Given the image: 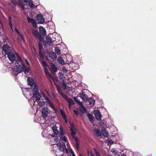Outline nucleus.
Wrapping results in <instances>:
<instances>
[{
	"instance_id": "obj_1",
	"label": "nucleus",
	"mask_w": 156,
	"mask_h": 156,
	"mask_svg": "<svg viewBox=\"0 0 156 156\" xmlns=\"http://www.w3.org/2000/svg\"><path fill=\"white\" fill-rule=\"evenodd\" d=\"M18 59H19L18 60H18L17 62H17L16 66L15 68L16 72L17 73L16 76L23 71L24 72L25 74H27L29 72L30 68L26 67L22 60H21L19 58Z\"/></svg>"
},
{
	"instance_id": "obj_2",
	"label": "nucleus",
	"mask_w": 156,
	"mask_h": 156,
	"mask_svg": "<svg viewBox=\"0 0 156 156\" xmlns=\"http://www.w3.org/2000/svg\"><path fill=\"white\" fill-rule=\"evenodd\" d=\"M8 57L10 61L12 62L15 61V64L16 65V66L17 62H17L19 59L18 58H19L21 60H22L20 56L17 53H16L15 55L12 51L8 55Z\"/></svg>"
},
{
	"instance_id": "obj_3",
	"label": "nucleus",
	"mask_w": 156,
	"mask_h": 156,
	"mask_svg": "<svg viewBox=\"0 0 156 156\" xmlns=\"http://www.w3.org/2000/svg\"><path fill=\"white\" fill-rule=\"evenodd\" d=\"M70 126L69 127L71 131V135L72 138H74L75 137V135L76 134V129L75 125L73 123L70 122Z\"/></svg>"
},
{
	"instance_id": "obj_4",
	"label": "nucleus",
	"mask_w": 156,
	"mask_h": 156,
	"mask_svg": "<svg viewBox=\"0 0 156 156\" xmlns=\"http://www.w3.org/2000/svg\"><path fill=\"white\" fill-rule=\"evenodd\" d=\"M42 116L44 119H45L48 116V115L49 113L48 108L45 107H43L42 109Z\"/></svg>"
},
{
	"instance_id": "obj_5",
	"label": "nucleus",
	"mask_w": 156,
	"mask_h": 156,
	"mask_svg": "<svg viewBox=\"0 0 156 156\" xmlns=\"http://www.w3.org/2000/svg\"><path fill=\"white\" fill-rule=\"evenodd\" d=\"M10 48H11L8 44L4 45L2 47L3 51L7 55L12 51Z\"/></svg>"
},
{
	"instance_id": "obj_6",
	"label": "nucleus",
	"mask_w": 156,
	"mask_h": 156,
	"mask_svg": "<svg viewBox=\"0 0 156 156\" xmlns=\"http://www.w3.org/2000/svg\"><path fill=\"white\" fill-rule=\"evenodd\" d=\"M94 114L95 118L98 120H100L101 119V115L100 112L98 110L94 111Z\"/></svg>"
},
{
	"instance_id": "obj_7",
	"label": "nucleus",
	"mask_w": 156,
	"mask_h": 156,
	"mask_svg": "<svg viewBox=\"0 0 156 156\" xmlns=\"http://www.w3.org/2000/svg\"><path fill=\"white\" fill-rule=\"evenodd\" d=\"M80 97L84 101H87L88 100V96L85 93V92H82L81 93H79Z\"/></svg>"
},
{
	"instance_id": "obj_8",
	"label": "nucleus",
	"mask_w": 156,
	"mask_h": 156,
	"mask_svg": "<svg viewBox=\"0 0 156 156\" xmlns=\"http://www.w3.org/2000/svg\"><path fill=\"white\" fill-rule=\"evenodd\" d=\"M50 65V67L49 68V69L52 74H54L57 71L58 69L53 63H51Z\"/></svg>"
},
{
	"instance_id": "obj_9",
	"label": "nucleus",
	"mask_w": 156,
	"mask_h": 156,
	"mask_svg": "<svg viewBox=\"0 0 156 156\" xmlns=\"http://www.w3.org/2000/svg\"><path fill=\"white\" fill-rule=\"evenodd\" d=\"M33 98L34 100L36 101H38L39 100L41 97V94L39 92H36L35 93H33Z\"/></svg>"
},
{
	"instance_id": "obj_10",
	"label": "nucleus",
	"mask_w": 156,
	"mask_h": 156,
	"mask_svg": "<svg viewBox=\"0 0 156 156\" xmlns=\"http://www.w3.org/2000/svg\"><path fill=\"white\" fill-rule=\"evenodd\" d=\"M36 18L38 22L40 24L43 23L44 22V20L41 14H39L37 15Z\"/></svg>"
},
{
	"instance_id": "obj_11",
	"label": "nucleus",
	"mask_w": 156,
	"mask_h": 156,
	"mask_svg": "<svg viewBox=\"0 0 156 156\" xmlns=\"http://www.w3.org/2000/svg\"><path fill=\"white\" fill-rule=\"evenodd\" d=\"M72 138L75 140L76 143L75 147L77 151H78L79 150V146L80 144V140L77 137H75L74 138Z\"/></svg>"
},
{
	"instance_id": "obj_12",
	"label": "nucleus",
	"mask_w": 156,
	"mask_h": 156,
	"mask_svg": "<svg viewBox=\"0 0 156 156\" xmlns=\"http://www.w3.org/2000/svg\"><path fill=\"white\" fill-rule=\"evenodd\" d=\"M49 56L53 60H55L57 58V56L55 53L53 51H51L49 53Z\"/></svg>"
},
{
	"instance_id": "obj_13",
	"label": "nucleus",
	"mask_w": 156,
	"mask_h": 156,
	"mask_svg": "<svg viewBox=\"0 0 156 156\" xmlns=\"http://www.w3.org/2000/svg\"><path fill=\"white\" fill-rule=\"evenodd\" d=\"M101 134L105 137H108V132L105 128H102L101 129Z\"/></svg>"
},
{
	"instance_id": "obj_14",
	"label": "nucleus",
	"mask_w": 156,
	"mask_h": 156,
	"mask_svg": "<svg viewBox=\"0 0 156 156\" xmlns=\"http://www.w3.org/2000/svg\"><path fill=\"white\" fill-rule=\"evenodd\" d=\"M80 105L79 108L82 114L85 113L86 112L87 110L85 107L83 105L82 103V105L80 104V105Z\"/></svg>"
},
{
	"instance_id": "obj_15",
	"label": "nucleus",
	"mask_w": 156,
	"mask_h": 156,
	"mask_svg": "<svg viewBox=\"0 0 156 156\" xmlns=\"http://www.w3.org/2000/svg\"><path fill=\"white\" fill-rule=\"evenodd\" d=\"M39 30L40 33L43 35L44 36L46 35V31L44 28L43 27L40 26L39 28Z\"/></svg>"
},
{
	"instance_id": "obj_16",
	"label": "nucleus",
	"mask_w": 156,
	"mask_h": 156,
	"mask_svg": "<svg viewBox=\"0 0 156 156\" xmlns=\"http://www.w3.org/2000/svg\"><path fill=\"white\" fill-rule=\"evenodd\" d=\"M32 33L36 40L37 39L38 36L41 34L39 33L38 31L36 30H33Z\"/></svg>"
},
{
	"instance_id": "obj_17",
	"label": "nucleus",
	"mask_w": 156,
	"mask_h": 156,
	"mask_svg": "<svg viewBox=\"0 0 156 156\" xmlns=\"http://www.w3.org/2000/svg\"><path fill=\"white\" fill-rule=\"evenodd\" d=\"M27 82L28 84L30 86H33L34 84V80L29 77L28 78Z\"/></svg>"
},
{
	"instance_id": "obj_18",
	"label": "nucleus",
	"mask_w": 156,
	"mask_h": 156,
	"mask_svg": "<svg viewBox=\"0 0 156 156\" xmlns=\"http://www.w3.org/2000/svg\"><path fill=\"white\" fill-rule=\"evenodd\" d=\"M46 40L48 44L50 45L52 43V39L50 37L48 36H46Z\"/></svg>"
},
{
	"instance_id": "obj_19",
	"label": "nucleus",
	"mask_w": 156,
	"mask_h": 156,
	"mask_svg": "<svg viewBox=\"0 0 156 156\" xmlns=\"http://www.w3.org/2000/svg\"><path fill=\"white\" fill-rule=\"evenodd\" d=\"M48 104L53 109V111L54 112H57V109L55 107L54 105H53V103L50 101H49L48 102Z\"/></svg>"
},
{
	"instance_id": "obj_20",
	"label": "nucleus",
	"mask_w": 156,
	"mask_h": 156,
	"mask_svg": "<svg viewBox=\"0 0 156 156\" xmlns=\"http://www.w3.org/2000/svg\"><path fill=\"white\" fill-rule=\"evenodd\" d=\"M94 132L96 133V136H100L101 135V131H100V130L97 129H95Z\"/></svg>"
},
{
	"instance_id": "obj_21",
	"label": "nucleus",
	"mask_w": 156,
	"mask_h": 156,
	"mask_svg": "<svg viewBox=\"0 0 156 156\" xmlns=\"http://www.w3.org/2000/svg\"><path fill=\"white\" fill-rule=\"evenodd\" d=\"M28 5L31 8H36L37 5L35 6L33 3V1H30L28 3Z\"/></svg>"
},
{
	"instance_id": "obj_22",
	"label": "nucleus",
	"mask_w": 156,
	"mask_h": 156,
	"mask_svg": "<svg viewBox=\"0 0 156 156\" xmlns=\"http://www.w3.org/2000/svg\"><path fill=\"white\" fill-rule=\"evenodd\" d=\"M57 61L60 64L64 65L65 63L64 60H63L61 56L58 57Z\"/></svg>"
},
{
	"instance_id": "obj_23",
	"label": "nucleus",
	"mask_w": 156,
	"mask_h": 156,
	"mask_svg": "<svg viewBox=\"0 0 156 156\" xmlns=\"http://www.w3.org/2000/svg\"><path fill=\"white\" fill-rule=\"evenodd\" d=\"M52 129L53 131L55 134H57L58 133L59 131L57 129V128L56 125H53L52 127Z\"/></svg>"
},
{
	"instance_id": "obj_24",
	"label": "nucleus",
	"mask_w": 156,
	"mask_h": 156,
	"mask_svg": "<svg viewBox=\"0 0 156 156\" xmlns=\"http://www.w3.org/2000/svg\"><path fill=\"white\" fill-rule=\"evenodd\" d=\"M64 147H65V148L66 149V151H67V150L66 147L65 145V144H64V145H63L61 143L59 144V149L60 150L62 151H63L64 150Z\"/></svg>"
},
{
	"instance_id": "obj_25",
	"label": "nucleus",
	"mask_w": 156,
	"mask_h": 156,
	"mask_svg": "<svg viewBox=\"0 0 156 156\" xmlns=\"http://www.w3.org/2000/svg\"><path fill=\"white\" fill-rule=\"evenodd\" d=\"M39 101H38L37 103L40 106H42L43 105H44L45 104V101H44V99H39Z\"/></svg>"
},
{
	"instance_id": "obj_26",
	"label": "nucleus",
	"mask_w": 156,
	"mask_h": 156,
	"mask_svg": "<svg viewBox=\"0 0 156 156\" xmlns=\"http://www.w3.org/2000/svg\"><path fill=\"white\" fill-rule=\"evenodd\" d=\"M66 101L68 103V104L70 105H73L74 104V102L73 100L71 98H69L67 99Z\"/></svg>"
},
{
	"instance_id": "obj_27",
	"label": "nucleus",
	"mask_w": 156,
	"mask_h": 156,
	"mask_svg": "<svg viewBox=\"0 0 156 156\" xmlns=\"http://www.w3.org/2000/svg\"><path fill=\"white\" fill-rule=\"evenodd\" d=\"M55 53L58 55L61 54L60 50L59 48L58 47H55Z\"/></svg>"
},
{
	"instance_id": "obj_28",
	"label": "nucleus",
	"mask_w": 156,
	"mask_h": 156,
	"mask_svg": "<svg viewBox=\"0 0 156 156\" xmlns=\"http://www.w3.org/2000/svg\"><path fill=\"white\" fill-rule=\"evenodd\" d=\"M62 87L64 90H66L67 87L66 84V81L64 80H63L62 82Z\"/></svg>"
},
{
	"instance_id": "obj_29",
	"label": "nucleus",
	"mask_w": 156,
	"mask_h": 156,
	"mask_svg": "<svg viewBox=\"0 0 156 156\" xmlns=\"http://www.w3.org/2000/svg\"><path fill=\"white\" fill-rule=\"evenodd\" d=\"M59 78L60 80L63 79H65L64 75L62 72H59V74L58 75Z\"/></svg>"
},
{
	"instance_id": "obj_30",
	"label": "nucleus",
	"mask_w": 156,
	"mask_h": 156,
	"mask_svg": "<svg viewBox=\"0 0 156 156\" xmlns=\"http://www.w3.org/2000/svg\"><path fill=\"white\" fill-rule=\"evenodd\" d=\"M87 117L90 122H93L94 119L93 116L90 114L88 113L87 114Z\"/></svg>"
},
{
	"instance_id": "obj_31",
	"label": "nucleus",
	"mask_w": 156,
	"mask_h": 156,
	"mask_svg": "<svg viewBox=\"0 0 156 156\" xmlns=\"http://www.w3.org/2000/svg\"><path fill=\"white\" fill-rule=\"evenodd\" d=\"M60 110L62 116L63 118V119H65L66 116V115L64 112L63 111L62 109H60Z\"/></svg>"
},
{
	"instance_id": "obj_32",
	"label": "nucleus",
	"mask_w": 156,
	"mask_h": 156,
	"mask_svg": "<svg viewBox=\"0 0 156 156\" xmlns=\"http://www.w3.org/2000/svg\"><path fill=\"white\" fill-rule=\"evenodd\" d=\"M56 89L58 92V93L61 95L62 96V94H63V92L62 91L60 87L58 85L56 86Z\"/></svg>"
},
{
	"instance_id": "obj_33",
	"label": "nucleus",
	"mask_w": 156,
	"mask_h": 156,
	"mask_svg": "<svg viewBox=\"0 0 156 156\" xmlns=\"http://www.w3.org/2000/svg\"><path fill=\"white\" fill-rule=\"evenodd\" d=\"M38 53L39 56L42 60H43L44 58V56L43 53L41 52V51H39Z\"/></svg>"
},
{
	"instance_id": "obj_34",
	"label": "nucleus",
	"mask_w": 156,
	"mask_h": 156,
	"mask_svg": "<svg viewBox=\"0 0 156 156\" xmlns=\"http://www.w3.org/2000/svg\"><path fill=\"white\" fill-rule=\"evenodd\" d=\"M73 98L75 102L77 103L79 105H80V104L82 105V102L77 99V98L76 97H74Z\"/></svg>"
},
{
	"instance_id": "obj_35",
	"label": "nucleus",
	"mask_w": 156,
	"mask_h": 156,
	"mask_svg": "<svg viewBox=\"0 0 156 156\" xmlns=\"http://www.w3.org/2000/svg\"><path fill=\"white\" fill-rule=\"evenodd\" d=\"M12 5L13 8L16 6V5L17 4V2L16 0H11Z\"/></svg>"
},
{
	"instance_id": "obj_36",
	"label": "nucleus",
	"mask_w": 156,
	"mask_h": 156,
	"mask_svg": "<svg viewBox=\"0 0 156 156\" xmlns=\"http://www.w3.org/2000/svg\"><path fill=\"white\" fill-rule=\"evenodd\" d=\"M38 89V88L37 86L36 85H35L34 86V87L33 88V93H35L36 92H39Z\"/></svg>"
},
{
	"instance_id": "obj_37",
	"label": "nucleus",
	"mask_w": 156,
	"mask_h": 156,
	"mask_svg": "<svg viewBox=\"0 0 156 156\" xmlns=\"http://www.w3.org/2000/svg\"><path fill=\"white\" fill-rule=\"evenodd\" d=\"M60 140L61 141V140H62L64 141L65 142H66L67 141V140L66 138V136H63V137H60Z\"/></svg>"
},
{
	"instance_id": "obj_38",
	"label": "nucleus",
	"mask_w": 156,
	"mask_h": 156,
	"mask_svg": "<svg viewBox=\"0 0 156 156\" xmlns=\"http://www.w3.org/2000/svg\"><path fill=\"white\" fill-rule=\"evenodd\" d=\"M60 135L62 136H63L64 134V132L63 131V128L60 126V132H59Z\"/></svg>"
},
{
	"instance_id": "obj_39",
	"label": "nucleus",
	"mask_w": 156,
	"mask_h": 156,
	"mask_svg": "<svg viewBox=\"0 0 156 156\" xmlns=\"http://www.w3.org/2000/svg\"><path fill=\"white\" fill-rule=\"evenodd\" d=\"M87 101H89L90 105H91L92 104H93L95 102V101L93 99L91 98H88V100Z\"/></svg>"
},
{
	"instance_id": "obj_40",
	"label": "nucleus",
	"mask_w": 156,
	"mask_h": 156,
	"mask_svg": "<svg viewBox=\"0 0 156 156\" xmlns=\"http://www.w3.org/2000/svg\"><path fill=\"white\" fill-rule=\"evenodd\" d=\"M27 19L29 23H32L34 21L33 19L29 17H27Z\"/></svg>"
},
{
	"instance_id": "obj_41",
	"label": "nucleus",
	"mask_w": 156,
	"mask_h": 156,
	"mask_svg": "<svg viewBox=\"0 0 156 156\" xmlns=\"http://www.w3.org/2000/svg\"><path fill=\"white\" fill-rule=\"evenodd\" d=\"M38 38L39 39L40 41L43 42L44 41V38L40 34L38 37Z\"/></svg>"
},
{
	"instance_id": "obj_42",
	"label": "nucleus",
	"mask_w": 156,
	"mask_h": 156,
	"mask_svg": "<svg viewBox=\"0 0 156 156\" xmlns=\"http://www.w3.org/2000/svg\"><path fill=\"white\" fill-rule=\"evenodd\" d=\"M38 48L39 51H41V49L43 48V46L41 44V43L40 42H38Z\"/></svg>"
},
{
	"instance_id": "obj_43",
	"label": "nucleus",
	"mask_w": 156,
	"mask_h": 156,
	"mask_svg": "<svg viewBox=\"0 0 156 156\" xmlns=\"http://www.w3.org/2000/svg\"><path fill=\"white\" fill-rule=\"evenodd\" d=\"M41 65L43 67H46V66H47V63L45 61H43L42 62H41Z\"/></svg>"
},
{
	"instance_id": "obj_44",
	"label": "nucleus",
	"mask_w": 156,
	"mask_h": 156,
	"mask_svg": "<svg viewBox=\"0 0 156 156\" xmlns=\"http://www.w3.org/2000/svg\"><path fill=\"white\" fill-rule=\"evenodd\" d=\"M62 96H61L62 98H64V99L66 100L67 98H68V97L67 96L66 94H64L63 93L62 94Z\"/></svg>"
},
{
	"instance_id": "obj_45",
	"label": "nucleus",
	"mask_w": 156,
	"mask_h": 156,
	"mask_svg": "<svg viewBox=\"0 0 156 156\" xmlns=\"http://www.w3.org/2000/svg\"><path fill=\"white\" fill-rule=\"evenodd\" d=\"M19 35L20 36V37L21 38V39L23 42L25 41V39H24V37H23V36L21 34H19Z\"/></svg>"
},
{
	"instance_id": "obj_46",
	"label": "nucleus",
	"mask_w": 156,
	"mask_h": 156,
	"mask_svg": "<svg viewBox=\"0 0 156 156\" xmlns=\"http://www.w3.org/2000/svg\"><path fill=\"white\" fill-rule=\"evenodd\" d=\"M94 150L95 151L96 156H101V155L99 152L97 151L95 149H94Z\"/></svg>"
},
{
	"instance_id": "obj_47",
	"label": "nucleus",
	"mask_w": 156,
	"mask_h": 156,
	"mask_svg": "<svg viewBox=\"0 0 156 156\" xmlns=\"http://www.w3.org/2000/svg\"><path fill=\"white\" fill-rule=\"evenodd\" d=\"M32 25L34 28H36L37 27V24L36 22L34 21L32 23Z\"/></svg>"
},
{
	"instance_id": "obj_48",
	"label": "nucleus",
	"mask_w": 156,
	"mask_h": 156,
	"mask_svg": "<svg viewBox=\"0 0 156 156\" xmlns=\"http://www.w3.org/2000/svg\"><path fill=\"white\" fill-rule=\"evenodd\" d=\"M62 71L65 73H66L68 71V70L65 67H63L62 68Z\"/></svg>"
},
{
	"instance_id": "obj_49",
	"label": "nucleus",
	"mask_w": 156,
	"mask_h": 156,
	"mask_svg": "<svg viewBox=\"0 0 156 156\" xmlns=\"http://www.w3.org/2000/svg\"><path fill=\"white\" fill-rule=\"evenodd\" d=\"M46 76L48 78L49 77L51 79H52L53 78V77L51 75V74L49 73L48 75Z\"/></svg>"
},
{
	"instance_id": "obj_50",
	"label": "nucleus",
	"mask_w": 156,
	"mask_h": 156,
	"mask_svg": "<svg viewBox=\"0 0 156 156\" xmlns=\"http://www.w3.org/2000/svg\"><path fill=\"white\" fill-rule=\"evenodd\" d=\"M9 26H10L11 28L12 29V25L11 22V21H9Z\"/></svg>"
},
{
	"instance_id": "obj_51",
	"label": "nucleus",
	"mask_w": 156,
	"mask_h": 156,
	"mask_svg": "<svg viewBox=\"0 0 156 156\" xmlns=\"http://www.w3.org/2000/svg\"><path fill=\"white\" fill-rule=\"evenodd\" d=\"M15 30L16 32L19 35V34H20V33L19 30H18V29L16 28H15Z\"/></svg>"
},
{
	"instance_id": "obj_52",
	"label": "nucleus",
	"mask_w": 156,
	"mask_h": 156,
	"mask_svg": "<svg viewBox=\"0 0 156 156\" xmlns=\"http://www.w3.org/2000/svg\"><path fill=\"white\" fill-rule=\"evenodd\" d=\"M73 112L76 115V116H78V114L77 113V112L75 110H74Z\"/></svg>"
},
{
	"instance_id": "obj_53",
	"label": "nucleus",
	"mask_w": 156,
	"mask_h": 156,
	"mask_svg": "<svg viewBox=\"0 0 156 156\" xmlns=\"http://www.w3.org/2000/svg\"><path fill=\"white\" fill-rule=\"evenodd\" d=\"M45 74L46 76L49 73L47 70H45Z\"/></svg>"
},
{
	"instance_id": "obj_54",
	"label": "nucleus",
	"mask_w": 156,
	"mask_h": 156,
	"mask_svg": "<svg viewBox=\"0 0 156 156\" xmlns=\"http://www.w3.org/2000/svg\"><path fill=\"white\" fill-rule=\"evenodd\" d=\"M25 62H26L27 65H28V66H29L30 63H29V62H28V60H27V59H25Z\"/></svg>"
},
{
	"instance_id": "obj_55",
	"label": "nucleus",
	"mask_w": 156,
	"mask_h": 156,
	"mask_svg": "<svg viewBox=\"0 0 156 156\" xmlns=\"http://www.w3.org/2000/svg\"><path fill=\"white\" fill-rule=\"evenodd\" d=\"M69 105V104H68V107L69 108H71V105Z\"/></svg>"
},
{
	"instance_id": "obj_56",
	"label": "nucleus",
	"mask_w": 156,
	"mask_h": 156,
	"mask_svg": "<svg viewBox=\"0 0 156 156\" xmlns=\"http://www.w3.org/2000/svg\"><path fill=\"white\" fill-rule=\"evenodd\" d=\"M21 7H22V9L23 10L24 9V6H23V5H21Z\"/></svg>"
},
{
	"instance_id": "obj_57",
	"label": "nucleus",
	"mask_w": 156,
	"mask_h": 156,
	"mask_svg": "<svg viewBox=\"0 0 156 156\" xmlns=\"http://www.w3.org/2000/svg\"><path fill=\"white\" fill-rule=\"evenodd\" d=\"M25 3H27L28 2V0H23Z\"/></svg>"
},
{
	"instance_id": "obj_58",
	"label": "nucleus",
	"mask_w": 156,
	"mask_h": 156,
	"mask_svg": "<svg viewBox=\"0 0 156 156\" xmlns=\"http://www.w3.org/2000/svg\"><path fill=\"white\" fill-rule=\"evenodd\" d=\"M11 19H12V18L11 17H9V21H11Z\"/></svg>"
},
{
	"instance_id": "obj_59",
	"label": "nucleus",
	"mask_w": 156,
	"mask_h": 156,
	"mask_svg": "<svg viewBox=\"0 0 156 156\" xmlns=\"http://www.w3.org/2000/svg\"><path fill=\"white\" fill-rule=\"evenodd\" d=\"M72 156H76L75 154H74L73 152L72 153Z\"/></svg>"
},
{
	"instance_id": "obj_60",
	"label": "nucleus",
	"mask_w": 156,
	"mask_h": 156,
	"mask_svg": "<svg viewBox=\"0 0 156 156\" xmlns=\"http://www.w3.org/2000/svg\"><path fill=\"white\" fill-rule=\"evenodd\" d=\"M120 156H126L125 154H122Z\"/></svg>"
},
{
	"instance_id": "obj_61",
	"label": "nucleus",
	"mask_w": 156,
	"mask_h": 156,
	"mask_svg": "<svg viewBox=\"0 0 156 156\" xmlns=\"http://www.w3.org/2000/svg\"><path fill=\"white\" fill-rule=\"evenodd\" d=\"M64 119L65 120L66 122L67 123V120H66V119Z\"/></svg>"
},
{
	"instance_id": "obj_62",
	"label": "nucleus",
	"mask_w": 156,
	"mask_h": 156,
	"mask_svg": "<svg viewBox=\"0 0 156 156\" xmlns=\"http://www.w3.org/2000/svg\"><path fill=\"white\" fill-rule=\"evenodd\" d=\"M90 156H94L93 154L92 153H90Z\"/></svg>"
},
{
	"instance_id": "obj_63",
	"label": "nucleus",
	"mask_w": 156,
	"mask_h": 156,
	"mask_svg": "<svg viewBox=\"0 0 156 156\" xmlns=\"http://www.w3.org/2000/svg\"><path fill=\"white\" fill-rule=\"evenodd\" d=\"M58 137H56V138H55L56 140H55L56 141L57 140H58Z\"/></svg>"
},
{
	"instance_id": "obj_64",
	"label": "nucleus",
	"mask_w": 156,
	"mask_h": 156,
	"mask_svg": "<svg viewBox=\"0 0 156 156\" xmlns=\"http://www.w3.org/2000/svg\"><path fill=\"white\" fill-rule=\"evenodd\" d=\"M80 156H83L81 154H80Z\"/></svg>"
}]
</instances>
